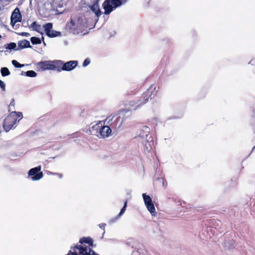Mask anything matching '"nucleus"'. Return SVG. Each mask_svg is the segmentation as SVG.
Returning a JSON list of instances; mask_svg holds the SVG:
<instances>
[{"instance_id": "obj_1", "label": "nucleus", "mask_w": 255, "mask_h": 255, "mask_svg": "<svg viewBox=\"0 0 255 255\" xmlns=\"http://www.w3.org/2000/svg\"><path fill=\"white\" fill-rule=\"evenodd\" d=\"M66 28L74 34L82 33L86 27L85 17L82 15H75L71 18V20L66 25Z\"/></svg>"}, {"instance_id": "obj_2", "label": "nucleus", "mask_w": 255, "mask_h": 255, "mask_svg": "<svg viewBox=\"0 0 255 255\" xmlns=\"http://www.w3.org/2000/svg\"><path fill=\"white\" fill-rule=\"evenodd\" d=\"M155 87L151 86L144 94L142 99H138L137 101H130L128 102V105L130 110H136L143 105L147 102L149 97L153 98L157 93Z\"/></svg>"}, {"instance_id": "obj_3", "label": "nucleus", "mask_w": 255, "mask_h": 255, "mask_svg": "<svg viewBox=\"0 0 255 255\" xmlns=\"http://www.w3.org/2000/svg\"><path fill=\"white\" fill-rule=\"evenodd\" d=\"M91 134L101 138L109 137L112 133V129L107 126H102V123L100 122L92 126L90 128Z\"/></svg>"}, {"instance_id": "obj_4", "label": "nucleus", "mask_w": 255, "mask_h": 255, "mask_svg": "<svg viewBox=\"0 0 255 255\" xmlns=\"http://www.w3.org/2000/svg\"><path fill=\"white\" fill-rule=\"evenodd\" d=\"M14 115L15 113H11L5 118L3 121V128L6 132H8L10 129L15 128L16 125L20 120L16 121L14 117Z\"/></svg>"}, {"instance_id": "obj_5", "label": "nucleus", "mask_w": 255, "mask_h": 255, "mask_svg": "<svg viewBox=\"0 0 255 255\" xmlns=\"http://www.w3.org/2000/svg\"><path fill=\"white\" fill-rule=\"evenodd\" d=\"M122 5L121 0H106L103 3L105 14H110L114 9Z\"/></svg>"}, {"instance_id": "obj_6", "label": "nucleus", "mask_w": 255, "mask_h": 255, "mask_svg": "<svg viewBox=\"0 0 255 255\" xmlns=\"http://www.w3.org/2000/svg\"><path fill=\"white\" fill-rule=\"evenodd\" d=\"M28 176L32 181H37L41 179L43 174L41 171V166H38L30 169L28 172Z\"/></svg>"}, {"instance_id": "obj_7", "label": "nucleus", "mask_w": 255, "mask_h": 255, "mask_svg": "<svg viewBox=\"0 0 255 255\" xmlns=\"http://www.w3.org/2000/svg\"><path fill=\"white\" fill-rule=\"evenodd\" d=\"M142 197L144 204L146 206L147 210L150 212L152 216H155L156 214V212L151 197L145 193L142 194Z\"/></svg>"}, {"instance_id": "obj_8", "label": "nucleus", "mask_w": 255, "mask_h": 255, "mask_svg": "<svg viewBox=\"0 0 255 255\" xmlns=\"http://www.w3.org/2000/svg\"><path fill=\"white\" fill-rule=\"evenodd\" d=\"M56 64L62 65V67L61 70L63 71H69L74 69L78 65V61L76 60L69 61L65 63L61 60L54 61Z\"/></svg>"}, {"instance_id": "obj_9", "label": "nucleus", "mask_w": 255, "mask_h": 255, "mask_svg": "<svg viewBox=\"0 0 255 255\" xmlns=\"http://www.w3.org/2000/svg\"><path fill=\"white\" fill-rule=\"evenodd\" d=\"M52 26L53 25L52 23H47L43 25V28L46 35L49 37H55L61 36L60 32L52 29Z\"/></svg>"}, {"instance_id": "obj_10", "label": "nucleus", "mask_w": 255, "mask_h": 255, "mask_svg": "<svg viewBox=\"0 0 255 255\" xmlns=\"http://www.w3.org/2000/svg\"><path fill=\"white\" fill-rule=\"evenodd\" d=\"M22 19L21 14L19 9L16 7L12 12L10 17V25L14 27L15 24L17 22L21 21Z\"/></svg>"}, {"instance_id": "obj_11", "label": "nucleus", "mask_w": 255, "mask_h": 255, "mask_svg": "<svg viewBox=\"0 0 255 255\" xmlns=\"http://www.w3.org/2000/svg\"><path fill=\"white\" fill-rule=\"evenodd\" d=\"M150 128L147 126H143L141 128L138 134V137L144 141L147 140L149 138H151L152 137L149 135Z\"/></svg>"}, {"instance_id": "obj_12", "label": "nucleus", "mask_w": 255, "mask_h": 255, "mask_svg": "<svg viewBox=\"0 0 255 255\" xmlns=\"http://www.w3.org/2000/svg\"><path fill=\"white\" fill-rule=\"evenodd\" d=\"M54 61H42L38 63L40 68L44 70H56L57 67L55 65L52 64ZM54 63H55L54 62Z\"/></svg>"}, {"instance_id": "obj_13", "label": "nucleus", "mask_w": 255, "mask_h": 255, "mask_svg": "<svg viewBox=\"0 0 255 255\" xmlns=\"http://www.w3.org/2000/svg\"><path fill=\"white\" fill-rule=\"evenodd\" d=\"M141 141L143 144V150L144 152H149L152 149L153 145L152 138Z\"/></svg>"}, {"instance_id": "obj_14", "label": "nucleus", "mask_w": 255, "mask_h": 255, "mask_svg": "<svg viewBox=\"0 0 255 255\" xmlns=\"http://www.w3.org/2000/svg\"><path fill=\"white\" fill-rule=\"evenodd\" d=\"M90 9L95 13L98 17L101 15V11L99 8L98 2L94 3L92 5L89 6Z\"/></svg>"}, {"instance_id": "obj_15", "label": "nucleus", "mask_w": 255, "mask_h": 255, "mask_svg": "<svg viewBox=\"0 0 255 255\" xmlns=\"http://www.w3.org/2000/svg\"><path fill=\"white\" fill-rule=\"evenodd\" d=\"M128 111L126 109L122 110L119 112V116L117 118L118 123H119L118 128H120L123 122V117L125 114L127 113Z\"/></svg>"}, {"instance_id": "obj_16", "label": "nucleus", "mask_w": 255, "mask_h": 255, "mask_svg": "<svg viewBox=\"0 0 255 255\" xmlns=\"http://www.w3.org/2000/svg\"><path fill=\"white\" fill-rule=\"evenodd\" d=\"M79 243L81 245H85V244H87L89 246H93V241L90 237H84L81 238L79 241Z\"/></svg>"}, {"instance_id": "obj_17", "label": "nucleus", "mask_w": 255, "mask_h": 255, "mask_svg": "<svg viewBox=\"0 0 255 255\" xmlns=\"http://www.w3.org/2000/svg\"><path fill=\"white\" fill-rule=\"evenodd\" d=\"M17 44L18 49H23L27 47H31L29 41L25 39L19 41Z\"/></svg>"}, {"instance_id": "obj_18", "label": "nucleus", "mask_w": 255, "mask_h": 255, "mask_svg": "<svg viewBox=\"0 0 255 255\" xmlns=\"http://www.w3.org/2000/svg\"><path fill=\"white\" fill-rule=\"evenodd\" d=\"M4 47L6 49L9 50V52L12 50L16 51L18 49V48H16V44L14 42H11L9 44H5L4 45Z\"/></svg>"}, {"instance_id": "obj_19", "label": "nucleus", "mask_w": 255, "mask_h": 255, "mask_svg": "<svg viewBox=\"0 0 255 255\" xmlns=\"http://www.w3.org/2000/svg\"><path fill=\"white\" fill-rule=\"evenodd\" d=\"M21 75L29 77H35L37 76V73L33 70H29L26 72L22 71L21 72Z\"/></svg>"}, {"instance_id": "obj_20", "label": "nucleus", "mask_w": 255, "mask_h": 255, "mask_svg": "<svg viewBox=\"0 0 255 255\" xmlns=\"http://www.w3.org/2000/svg\"><path fill=\"white\" fill-rule=\"evenodd\" d=\"M67 0H54L53 4L57 7L61 8L63 6L64 4L66 3Z\"/></svg>"}, {"instance_id": "obj_21", "label": "nucleus", "mask_w": 255, "mask_h": 255, "mask_svg": "<svg viewBox=\"0 0 255 255\" xmlns=\"http://www.w3.org/2000/svg\"><path fill=\"white\" fill-rule=\"evenodd\" d=\"M0 72L2 76H8L10 74L8 69L6 67L1 68L0 69Z\"/></svg>"}, {"instance_id": "obj_22", "label": "nucleus", "mask_w": 255, "mask_h": 255, "mask_svg": "<svg viewBox=\"0 0 255 255\" xmlns=\"http://www.w3.org/2000/svg\"><path fill=\"white\" fill-rule=\"evenodd\" d=\"M30 27L32 28L34 30L39 31V30L40 29L41 26L40 25L37 23L36 21H34L30 25Z\"/></svg>"}, {"instance_id": "obj_23", "label": "nucleus", "mask_w": 255, "mask_h": 255, "mask_svg": "<svg viewBox=\"0 0 255 255\" xmlns=\"http://www.w3.org/2000/svg\"><path fill=\"white\" fill-rule=\"evenodd\" d=\"M30 40L33 44H38L41 42L40 39L36 37H32Z\"/></svg>"}, {"instance_id": "obj_24", "label": "nucleus", "mask_w": 255, "mask_h": 255, "mask_svg": "<svg viewBox=\"0 0 255 255\" xmlns=\"http://www.w3.org/2000/svg\"><path fill=\"white\" fill-rule=\"evenodd\" d=\"M127 206V201H126L124 203V206L122 208V209L121 210V211H120V212L119 213V214L118 215V217L119 218L121 216H122L124 214V213H125V211L126 210Z\"/></svg>"}, {"instance_id": "obj_25", "label": "nucleus", "mask_w": 255, "mask_h": 255, "mask_svg": "<svg viewBox=\"0 0 255 255\" xmlns=\"http://www.w3.org/2000/svg\"><path fill=\"white\" fill-rule=\"evenodd\" d=\"M11 63L12 64V65L16 67V68H21V67H23L24 65V64H20L19 62H18L16 60H13L12 61H11Z\"/></svg>"}, {"instance_id": "obj_26", "label": "nucleus", "mask_w": 255, "mask_h": 255, "mask_svg": "<svg viewBox=\"0 0 255 255\" xmlns=\"http://www.w3.org/2000/svg\"><path fill=\"white\" fill-rule=\"evenodd\" d=\"M11 113H15V115H14V117L15 118V119L16 121H18L17 119L18 118H20L21 119L22 118V114L21 112H12Z\"/></svg>"}, {"instance_id": "obj_27", "label": "nucleus", "mask_w": 255, "mask_h": 255, "mask_svg": "<svg viewBox=\"0 0 255 255\" xmlns=\"http://www.w3.org/2000/svg\"><path fill=\"white\" fill-rule=\"evenodd\" d=\"M90 63V60L89 58H86L84 60L83 63V66L85 67L87 66L88 65H89Z\"/></svg>"}, {"instance_id": "obj_28", "label": "nucleus", "mask_w": 255, "mask_h": 255, "mask_svg": "<svg viewBox=\"0 0 255 255\" xmlns=\"http://www.w3.org/2000/svg\"><path fill=\"white\" fill-rule=\"evenodd\" d=\"M0 87L2 91H4L5 90V85L1 80L0 81Z\"/></svg>"}, {"instance_id": "obj_29", "label": "nucleus", "mask_w": 255, "mask_h": 255, "mask_svg": "<svg viewBox=\"0 0 255 255\" xmlns=\"http://www.w3.org/2000/svg\"><path fill=\"white\" fill-rule=\"evenodd\" d=\"M49 174L51 175H57L59 178H62L63 177L62 174L58 173H54V172H49Z\"/></svg>"}, {"instance_id": "obj_30", "label": "nucleus", "mask_w": 255, "mask_h": 255, "mask_svg": "<svg viewBox=\"0 0 255 255\" xmlns=\"http://www.w3.org/2000/svg\"><path fill=\"white\" fill-rule=\"evenodd\" d=\"M106 226V224L105 223H102L99 225V227L102 229H104Z\"/></svg>"}, {"instance_id": "obj_31", "label": "nucleus", "mask_w": 255, "mask_h": 255, "mask_svg": "<svg viewBox=\"0 0 255 255\" xmlns=\"http://www.w3.org/2000/svg\"><path fill=\"white\" fill-rule=\"evenodd\" d=\"M21 35L25 37H28L30 36V34L27 32H22Z\"/></svg>"}, {"instance_id": "obj_32", "label": "nucleus", "mask_w": 255, "mask_h": 255, "mask_svg": "<svg viewBox=\"0 0 255 255\" xmlns=\"http://www.w3.org/2000/svg\"><path fill=\"white\" fill-rule=\"evenodd\" d=\"M249 64H251V65H255V59H253L249 63Z\"/></svg>"}, {"instance_id": "obj_33", "label": "nucleus", "mask_w": 255, "mask_h": 255, "mask_svg": "<svg viewBox=\"0 0 255 255\" xmlns=\"http://www.w3.org/2000/svg\"><path fill=\"white\" fill-rule=\"evenodd\" d=\"M14 106V99H12L11 102L9 104V106Z\"/></svg>"}, {"instance_id": "obj_34", "label": "nucleus", "mask_w": 255, "mask_h": 255, "mask_svg": "<svg viewBox=\"0 0 255 255\" xmlns=\"http://www.w3.org/2000/svg\"><path fill=\"white\" fill-rule=\"evenodd\" d=\"M63 43L65 45V46H67L68 45V42L67 40H65L64 42H63Z\"/></svg>"}, {"instance_id": "obj_35", "label": "nucleus", "mask_w": 255, "mask_h": 255, "mask_svg": "<svg viewBox=\"0 0 255 255\" xmlns=\"http://www.w3.org/2000/svg\"><path fill=\"white\" fill-rule=\"evenodd\" d=\"M122 0V4L126 3L127 1V0Z\"/></svg>"}, {"instance_id": "obj_36", "label": "nucleus", "mask_w": 255, "mask_h": 255, "mask_svg": "<svg viewBox=\"0 0 255 255\" xmlns=\"http://www.w3.org/2000/svg\"><path fill=\"white\" fill-rule=\"evenodd\" d=\"M42 40H44V37L43 36H42Z\"/></svg>"}, {"instance_id": "obj_37", "label": "nucleus", "mask_w": 255, "mask_h": 255, "mask_svg": "<svg viewBox=\"0 0 255 255\" xmlns=\"http://www.w3.org/2000/svg\"><path fill=\"white\" fill-rule=\"evenodd\" d=\"M43 44H44V45H46V44H45V43L44 42V41H43Z\"/></svg>"}, {"instance_id": "obj_38", "label": "nucleus", "mask_w": 255, "mask_h": 255, "mask_svg": "<svg viewBox=\"0 0 255 255\" xmlns=\"http://www.w3.org/2000/svg\"><path fill=\"white\" fill-rule=\"evenodd\" d=\"M2 52V51L0 50V52Z\"/></svg>"}, {"instance_id": "obj_39", "label": "nucleus", "mask_w": 255, "mask_h": 255, "mask_svg": "<svg viewBox=\"0 0 255 255\" xmlns=\"http://www.w3.org/2000/svg\"><path fill=\"white\" fill-rule=\"evenodd\" d=\"M1 36L0 35V38H1Z\"/></svg>"}, {"instance_id": "obj_40", "label": "nucleus", "mask_w": 255, "mask_h": 255, "mask_svg": "<svg viewBox=\"0 0 255 255\" xmlns=\"http://www.w3.org/2000/svg\"><path fill=\"white\" fill-rule=\"evenodd\" d=\"M0 81H1V80H0Z\"/></svg>"}]
</instances>
